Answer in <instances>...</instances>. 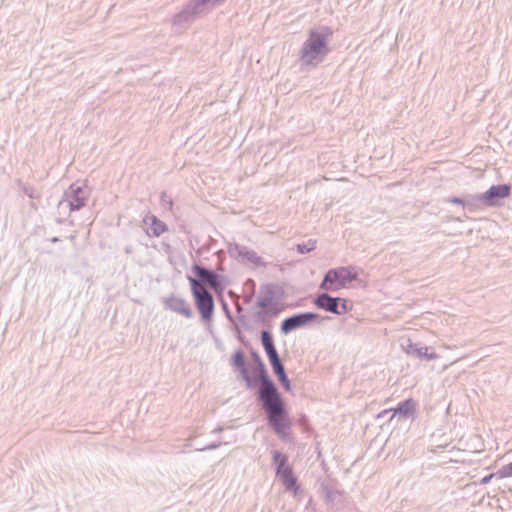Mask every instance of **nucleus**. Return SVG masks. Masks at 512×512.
<instances>
[{
	"instance_id": "obj_16",
	"label": "nucleus",
	"mask_w": 512,
	"mask_h": 512,
	"mask_svg": "<svg viewBox=\"0 0 512 512\" xmlns=\"http://www.w3.org/2000/svg\"><path fill=\"white\" fill-rule=\"evenodd\" d=\"M235 250L239 257L246 259L250 263L260 266L264 265L262 258L254 250L248 249L245 246H236Z\"/></svg>"
},
{
	"instance_id": "obj_29",
	"label": "nucleus",
	"mask_w": 512,
	"mask_h": 512,
	"mask_svg": "<svg viewBox=\"0 0 512 512\" xmlns=\"http://www.w3.org/2000/svg\"><path fill=\"white\" fill-rule=\"evenodd\" d=\"M240 373L242 374L243 379L246 381V383L249 386L251 384V378H250V375L248 373V369H246L244 371H241Z\"/></svg>"
},
{
	"instance_id": "obj_3",
	"label": "nucleus",
	"mask_w": 512,
	"mask_h": 512,
	"mask_svg": "<svg viewBox=\"0 0 512 512\" xmlns=\"http://www.w3.org/2000/svg\"><path fill=\"white\" fill-rule=\"evenodd\" d=\"M357 278L358 271L353 266L330 269L320 284V288L324 290L345 288L352 281L357 280Z\"/></svg>"
},
{
	"instance_id": "obj_7",
	"label": "nucleus",
	"mask_w": 512,
	"mask_h": 512,
	"mask_svg": "<svg viewBox=\"0 0 512 512\" xmlns=\"http://www.w3.org/2000/svg\"><path fill=\"white\" fill-rule=\"evenodd\" d=\"M509 194L510 186L506 184L493 185L481 194L482 204L488 207L495 206L500 199L506 198Z\"/></svg>"
},
{
	"instance_id": "obj_19",
	"label": "nucleus",
	"mask_w": 512,
	"mask_h": 512,
	"mask_svg": "<svg viewBox=\"0 0 512 512\" xmlns=\"http://www.w3.org/2000/svg\"><path fill=\"white\" fill-rule=\"evenodd\" d=\"M283 485L285 486L286 490L293 492L294 495L297 494L299 490V486L297 485V479L292 474H289L287 476L279 478Z\"/></svg>"
},
{
	"instance_id": "obj_33",
	"label": "nucleus",
	"mask_w": 512,
	"mask_h": 512,
	"mask_svg": "<svg viewBox=\"0 0 512 512\" xmlns=\"http://www.w3.org/2000/svg\"><path fill=\"white\" fill-rule=\"evenodd\" d=\"M258 358H260L257 354H254V359L258 362Z\"/></svg>"
},
{
	"instance_id": "obj_6",
	"label": "nucleus",
	"mask_w": 512,
	"mask_h": 512,
	"mask_svg": "<svg viewBox=\"0 0 512 512\" xmlns=\"http://www.w3.org/2000/svg\"><path fill=\"white\" fill-rule=\"evenodd\" d=\"M319 315L313 312H305L293 315L283 320L281 324V331L284 334L305 326L311 322L316 321Z\"/></svg>"
},
{
	"instance_id": "obj_5",
	"label": "nucleus",
	"mask_w": 512,
	"mask_h": 512,
	"mask_svg": "<svg viewBox=\"0 0 512 512\" xmlns=\"http://www.w3.org/2000/svg\"><path fill=\"white\" fill-rule=\"evenodd\" d=\"M313 303L322 310L327 312L343 315L352 309V304L348 300L341 297H332L327 293L319 294Z\"/></svg>"
},
{
	"instance_id": "obj_9",
	"label": "nucleus",
	"mask_w": 512,
	"mask_h": 512,
	"mask_svg": "<svg viewBox=\"0 0 512 512\" xmlns=\"http://www.w3.org/2000/svg\"><path fill=\"white\" fill-rule=\"evenodd\" d=\"M65 198L71 210H79L86 205L88 193L82 186L72 184L65 193Z\"/></svg>"
},
{
	"instance_id": "obj_11",
	"label": "nucleus",
	"mask_w": 512,
	"mask_h": 512,
	"mask_svg": "<svg viewBox=\"0 0 512 512\" xmlns=\"http://www.w3.org/2000/svg\"><path fill=\"white\" fill-rule=\"evenodd\" d=\"M195 8V1H192L181 12L174 16L173 24L182 27L191 23L195 16L203 13L202 11H196Z\"/></svg>"
},
{
	"instance_id": "obj_32",
	"label": "nucleus",
	"mask_w": 512,
	"mask_h": 512,
	"mask_svg": "<svg viewBox=\"0 0 512 512\" xmlns=\"http://www.w3.org/2000/svg\"><path fill=\"white\" fill-rule=\"evenodd\" d=\"M268 305L267 300H261L258 302V306L261 308H265Z\"/></svg>"
},
{
	"instance_id": "obj_4",
	"label": "nucleus",
	"mask_w": 512,
	"mask_h": 512,
	"mask_svg": "<svg viewBox=\"0 0 512 512\" xmlns=\"http://www.w3.org/2000/svg\"><path fill=\"white\" fill-rule=\"evenodd\" d=\"M191 291L195 304L204 320H211L214 312V299L212 294L195 278H189Z\"/></svg>"
},
{
	"instance_id": "obj_8",
	"label": "nucleus",
	"mask_w": 512,
	"mask_h": 512,
	"mask_svg": "<svg viewBox=\"0 0 512 512\" xmlns=\"http://www.w3.org/2000/svg\"><path fill=\"white\" fill-rule=\"evenodd\" d=\"M192 269L198 278L196 280L199 281L202 285H208L214 290L221 288L219 276L216 272L198 264H195Z\"/></svg>"
},
{
	"instance_id": "obj_10",
	"label": "nucleus",
	"mask_w": 512,
	"mask_h": 512,
	"mask_svg": "<svg viewBox=\"0 0 512 512\" xmlns=\"http://www.w3.org/2000/svg\"><path fill=\"white\" fill-rule=\"evenodd\" d=\"M164 305L166 309H169L175 313L183 315L186 318L193 316L192 309L186 300L178 297H169L165 299Z\"/></svg>"
},
{
	"instance_id": "obj_22",
	"label": "nucleus",
	"mask_w": 512,
	"mask_h": 512,
	"mask_svg": "<svg viewBox=\"0 0 512 512\" xmlns=\"http://www.w3.org/2000/svg\"><path fill=\"white\" fill-rule=\"evenodd\" d=\"M315 248H316V241H314V240H309L306 243H301V244L297 245V251L300 254L308 253V252L314 250Z\"/></svg>"
},
{
	"instance_id": "obj_15",
	"label": "nucleus",
	"mask_w": 512,
	"mask_h": 512,
	"mask_svg": "<svg viewBox=\"0 0 512 512\" xmlns=\"http://www.w3.org/2000/svg\"><path fill=\"white\" fill-rule=\"evenodd\" d=\"M416 411V402L413 399H407L400 402L394 409V415L398 414L401 417L407 419L412 417Z\"/></svg>"
},
{
	"instance_id": "obj_25",
	"label": "nucleus",
	"mask_w": 512,
	"mask_h": 512,
	"mask_svg": "<svg viewBox=\"0 0 512 512\" xmlns=\"http://www.w3.org/2000/svg\"><path fill=\"white\" fill-rule=\"evenodd\" d=\"M272 459H273V462L278 466L279 463L282 462V460H288V456L285 454H282L280 451L274 450L272 452Z\"/></svg>"
},
{
	"instance_id": "obj_17",
	"label": "nucleus",
	"mask_w": 512,
	"mask_h": 512,
	"mask_svg": "<svg viewBox=\"0 0 512 512\" xmlns=\"http://www.w3.org/2000/svg\"><path fill=\"white\" fill-rule=\"evenodd\" d=\"M481 205H483L481 194L468 195L465 197L464 208H467L470 212L477 210Z\"/></svg>"
},
{
	"instance_id": "obj_12",
	"label": "nucleus",
	"mask_w": 512,
	"mask_h": 512,
	"mask_svg": "<svg viewBox=\"0 0 512 512\" xmlns=\"http://www.w3.org/2000/svg\"><path fill=\"white\" fill-rule=\"evenodd\" d=\"M144 223L148 225L147 234L149 236L159 237L168 229L167 225L154 215L146 216Z\"/></svg>"
},
{
	"instance_id": "obj_34",
	"label": "nucleus",
	"mask_w": 512,
	"mask_h": 512,
	"mask_svg": "<svg viewBox=\"0 0 512 512\" xmlns=\"http://www.w3.org/2000/svg\"><path fill=\"white\" fill-rule=\"evenodd\" d=\"M51 241H52V242H57V241H58V238H56V237H55V238H53Z\"/></svg>"
},
{
	"instance_id": "obj_18",
	"label": "nucleus",
	"mask_w": 512,
	"mask_h": 512,
	"mask_svg": "<svg viewBox=\"0 0 512 512\" xmlns=\"http://www.w3.org/2000/svg\"><path fill=\"white\" fill-rule=\"evenodd\" d=\"M195 1V10L202 11L205 13L206 11L214 8L215 6L222 3L224 0H194Z\"/></svg>"
},
{
	"instance_id": "obj_31",
	"label": "nucleus",
	"mask_w": 512,
	"mask_h": 512,
	"mask_svg": "<svg viewBox=\"0 0 512 512\" xmlns=\"http://www.w3.org/2000/svg\"><path fill=\"white\" fill-rule=\"evenodd\" d=\"M439 357L438 354L432 352V353H428V351L426 352V355L424 356L425 359L427 360H435Z\"/></svg>"
},
{
	"instance_id": "obj_13",
	"label": "nucleus",
	"mask_w": 512,
	"mask_h": 512,
	"mask_svg": "<svg viewBox=\"0 0 512 512\" xmlns=\"http://www.w3.org/2000/svg\"><path fill=\"white\" fill-rule=\"evenodd\" d=\"M261 342L270 362L280 358L275 348L272 334L269 331L263 330L261 332Z\"/></svg>"
},
{
	"instance_id": "obj_28",
	"label": "nucleus",
	"mask_w": 512,
	"mask_h": 512,
	"mask_svg": "<svg viewBox=\"0 0 512 512\" xmlns=\"http://www.w3.org/2000/svg\"><path fill=\"white\" fill-rule=\"evenodd\" d=\"M494 476H497V472H496V473L489 474V475H487V476L483 477V478L480 480V484H482V485L488 484Z\"/></svg>"
},
{
	"instance_id": "obj_27",
	"label": "nucleus",
	"mask_w": 512,
	"mask_h": 512,
	"mask_svg": "<svg viewBox=\"0 0 512 512\" xmlns=\"http://www.w3.org/2000/svg\"><path fill=\"white\" fill-rule=\"evenodd\" d=\"M447 201L450 202V203H453V204L462 205L464 207L465 197L464 198L451 197Z\"/></svg>"
},
{
	"instance_id": "obj_20",
	"label": "nucleus",
	"mask_w": 512,
	"mask_h": 512,
	"mask_svg": "<svg viewBox=\"0 0 512 512\" xmlns=\"http://www.w3.org/2000/svg\"><path fill=\"white\" fill-rule=\"evenodd\" d=\"M232 365L239 371H244L247 369L245 362V355L242 350H238L233 355Z\"/></svg>"
},
{
	"instance_id": "obj_1",
	"label": "nucleus",
	"mask_w": 512,
	"mask_h": 512,
	"mask_svg": "<svg viewBox=\"0 0 512 512\" xmlns=\"http://www.w3.org/2000/svg\"><path fill=\"white\" fill-rule=\"evenodd\" d=\"M260 382L258 399L266 413L269 426L283 441L290 436L291 423L284 401L273 381L268 377L264 363L258 358V376Z\"/></svg>"
},
{
	"instance_id": "obj_21",
	"label": "nucleus",
	"mask_w": 512,
	"mask_h": 512,
	"mask_svg": "<svg viewBox=\"0 0 512 512\" xmlns=\"http://www.w3.org/2000/svg\"><path fill=\"white\" fill-rule=\"evenodd\" d=\"M292 473L293 470L291 466L288 464V460H282V462L279 463V465L276 467V475L279 478L287 476Z\"/></svg>"
},
{
	"instance_id": "obj_23",
	"label": "nucleus",
	"mask_w": 512,
	"mask_h": 512,
	"mask_svg": "<svg viewBox=\"0 0 512 512\" xmlns=\"http://www.w3.org/2000/svg\"><path fill=\"white\" fill-rule=\"evenodd\" d=\"M511 476H512V462L507 464V465L502 466L497 471V477L500 478V479L508 478V477H511Z\"/></svg>"
},
{
	"instance_id": "obj_26",
	"label": "nucleus",
	"mask_w": 512,
	"mask_h": 512,
	"mask_svg": "<svg viewBox=\"0 0 512 512\" xmlns=\"http://www.w3.org/2000/svg\"><path fill=\"white\" fill-rule=\"evenodd\" d=\"M428 351L427 346H423L421 344L418 345L417 349L415 350L414 356L417 358H424L426 355V352Z\"/></svg>"
},
{
	"instance_id": "obj_2",
	"label": "nucleus",
	"mask_w": 512,
	"mask_h": 512,
	"mask_svg": "<svg viewBox=\"0 0 512 512\" xmlns=\"http://www.w3.org/2000/svg\"><path fill=\"white\" fill-rule=\"evenodd\" d=\"M333 31L327 26L311 29L307 39L303 42L299 51V58L303 65L315 67L329 53L328 44Z\"/></svg>"
},
{
	"instance_id": "obj_30",
	"label": "nucleus",
	"mask_w": 512,
	"mask_h": 512,
	"mask_svg": "<svg viewBox=\"0 0 512 512\" xmlns=\"http://www.w3.org/2000/svg\"><path fill=\"white\" fill-rule=\"evenodd\" d=\"M220 445H221V443H212V444H210V445H208V446H206L204 448H200L198 450L199 451H203V450H206V449L212 450V449H216V448L220 447Z\"/></svg>"
},
{
	"instance_id": "obj_24",
	"label": "nucleus",
	"mask_w": 512,
	"mask_h": 512,
	"mask_svg": "<svg viewBox=\"0 0 512 512\" xmlns=\"http://www.w3.org/2000/svg\"><path fill=\"white\" fill-rule=\"evenodd\" d=\"M418 345V343H413L410 339H408L406 344L402 345V348L408 355L414 356L415 350L417 349Z\"/></svg>"
},
{
	"instance_id": "obj_14",
	"label": "nucleus",
	"mask_w": 512,
	"mask_h": 512,
	"mask_svg": "<svg viewBox=\"0 0 512 512\" xmlns=\"http://www.w3.org/2000/svg\"><path fill=\"white\" fill-rule=\"evenodd\" d=\"M270 363H271L274 373L278 377L282 386L285 388V390L290 391V389H291L290 381L286 375L285 368L281 362V359L278 358L276 360L271 361Z\"/></svg>"
}]
</instances>
